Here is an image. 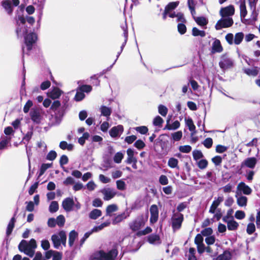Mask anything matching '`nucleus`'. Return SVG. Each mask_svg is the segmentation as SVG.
<instances>
[{
	"label": "nucleus",
	"mask_w": 260,
	"mask_h": 260,
	"mask_svg": "<svg viewBox=\"0 0 260 260\" xmlns=\"http://www.w3.org/2000/svg\"><path fill=\"white\" fill-rule=\"evenodd\" d=\"M117 255L116 249H112L108 252L100 251L94 253L92 260H114Z\"/></svg>",
	"instance_id": "nucleus-1"
},
{
	"label": "nucleus",
	"mask_w": 260,
	"mask_h": 260,
	"mask_svg": "<svg viewBox=\"0 0 260 260\" xmlns=\"http://www.w3.org/2000/svg\"><path fill=\"white\" fill-rule=\"evenodd\" d=\"M147 221V217L141 215L136 217L129 223L130 229L134 232L139 230L144 226Z\"/></svg>",
	"instance_id": "nucleus-2"
},
{
	"label": "nucleus",
	"mask_w": 260,
	"mask_h": 260,
	"mask_svg": "<svg viewBox=\"0 0 260 260\" xmlns=\"http://www.w3.org/2000/svg\"><path fill=\"white\" fill-rule=\"evenodd\" d=\"M51 240L54 247L58 249L61 244L66 246L67 236L66 232L63 231H60L58 234H54L51 236Z\"/></svg>",
	"instance_id": "nucleus-3"
},
{
	"label": "nucleus",
	"mask_w": 260,
	"mask_h": 260,
	"mask_svg": "<svg viewBox=\"0 0 260 260\" xmlns=\"http://www.w3.org/2000/svg\"><path fill=\"white\" fill-rule=\"evenodd\" d=\"M233 23L234 21L232 17H222V18L217 21L215 27L217 30H219L223 28H226L231 26Z\"/></svg>",
	"instance_id": "nucleus-4"
},
{
	"label": "nucleus",
	"mask_w": 260,
	"mask_h": 260,
	"mask_svg": "<svg viewBox=\"0 0 260 260\" xmlns=\"http://www.w3.org/2000/svg\"><path fill=\"white\" fill-rule=\"evenodd\" d=\"M172 226L174 231L178 230L183 220V215L179 212L174 213L172 217Z\"/></svg>",
	"instance_id": "nucleus-5"
},
{
	"label": "nucleus",
	"mask_w": 260,
	"mask_h": 260,
	"mask_svg": "<svg viewBox=\"0 0 260 260\" xmlns=\"http://www.w3.org/2000/svg\"><path fill=\"white\" fill-rule=\"evenodd\" d=\"M19 250L21 252H24L25 254L30 257H32L35 253V250L29 247L27 244V242L25 240H22L18 246Z\"/></svg>",
	"instance_id": "nucleus-6"
},
{
	"label": "nucleus",
	"mask_w": 260,
	"mask_h": 260,
	"mask_svg": "<svg viewBox=\"0 0 260 260\" xmlns=\"http://www.w3.org/2000/svg\"><path fill=\"white\" fill-rule=\"evenodd\" d=\"M233 37L234 36L233 34H228L225 37V39L230 44L235 43V44L238 45L242 41L243 39V34H236L234 39H233Z\"/></svg>",
	"instance_id": "nucleus-7"
},
{
	"label": "nucleus",
	"mask_w": 260,
	"mask_h": 260,
	"mask_svg": "<svg viewBox=\"0 0 260 260\" xmlns=\"http://www.w3.org/2000/svg\"><path fill=\"white\" fill-rule=\"evenodd\" d=\"M25 43L28 50H31L32 45L37 39L36 34H24Z\"/></svg>",
	"instance_id": "nucleus-8"
},
{
	"label": "nucleus",
	"mask_w": 260,
	"mask_h": 260,
	"mask_svg": "<svg viewBox=\"0 0 260 260\" xmlns=\"http://www.w3.org/2000/svg\"><path fill=\"white\" fill-rule=\"evenodd\" d=\"M219 64L222 69L226 70L233 66V61L227 55H224L222 56Z\"/></svg>",
	"instance_id": "nucleus-9"
},
{
	"label": "nucleus",
	"mask_w": 260,
	"mask_h": 260,
	"mask_svg": "<svg viewBox=\"0 0 260 260\" xmlns=\"http://www.w3.org/2000/svg\"><path fill=\"white\" fill-rule=\"evenodd\" d=\"M219 13L222 18L231 17L235 13V8L233 5L222 8Z\"/></svg>",
	"instance_id": "nucleus-10"
},
{
	"label": "nucleus",
	"mask_w": 260,
	"mask_h": 260,
	"mask_svg": "<svg viewBox=\"0 0 260 260\" xmlns=\"http://www.w3.org/2000/svg\"><path fill=\"white\" fill-rule=\"evenodd\" d=\"M251 189L245 183L241 182L238 184L237 187V195H239L242 192L246 195H249L251 193Z\"/></svg>",
	"instance_id": "nucleus-11"
},
{
	"label": "nucleus",
	"mask_w": 260,
	"mask_h": 260,
	"mask_svg": "<svg viewBox=\"0 0 260 260\" xmlns=\"http://www.w3.org/2000/svg\"><path fill=\"white\" fill-rule=\"evenodd\" d=\"M150 222L151 224L155 223L158 218V209L155 205H152L150 208Z\"/></svg>",
	"instance_id": "nucleus-12"
},
{
	"label": "nucleus",
	"mask_w": 260,
	"mask_h": 260,
	"mask_svg": "<svg viewBox=\"0 0 260 260\" xmlns=\"http://www.w3.org/2000/svg\"><path fill=\"white\" fill-rule=\"evenodd\" d=\"M74 202L72 198H67L65 199L62 203V206L67 212H70L73 210Z\"/></svg>",
	"instance_id": "nucleus-13"
},
{
	"label": "nucleus",
	"mask_w": 260,
	"mask_h": 260,
	"mask_svg": "<svg viewBox=\"0 0 260 260\" xmlns=\"http://www.w3.org/2000/svg\"><path fill=\"white\" fill-rule=\"evenodd\" d=\"M252 11L249 19H245L243 21L246 24L252 25L257 20L258 13L256 11V7H252Z\"/></svg>",
	"instance_id": "nucleus-14"
},
{
	"label": "nucleus",
	"mask_w": 260,
	"mask_h": 260,
	"mask_svg": "<svg viewBox=\"0 0 260 260\" xmlns=\"http://www.w3.org/2000/svg\"><path fill=\"white\" fill-rule=\"evenodd\" d=\"M102 193L104 195V200L106 201H109L114 198L116 195V191L111 188H105L101 191Z\"/></svg>",
	"instance_id": "nucleus-15"
},
{
	"label": "nucleus",
	"mask_w": 260,
	"mask_h": 260,
	"mask_svg": "<svg viewBox=\"0 0 260 260\" xmlns=\"http://www.w3.org/2000/svg\"><path fill=\"white\" fill-rule=\"evenodd\" d=\"M239 3L240 4V17L243 22L247 14L245 0H240Z\"/></svg>",
	"instance_id": "nucleus-16"
},
{
	"label": "nucleus",
	"mask_w": 260,
	"mask_h": 260,
	"mask_svg": "<svg viewBox=\"0 0 260 260\" xmlns=\"http://www.w3.org/2000/svg\"><path fill=\"white\" fill-rule=\"evenodd\" d=\"M179 5V2H171L166 7L164 14L163 19H165L170 12L175 9Z\"/></svg>",
	"instance_id": "nucleus-17"
},
{
	"label": "nucleus",
	"mask_w": 260,
	"mask_h": 260,
	"mask_svg": "<svg viewBox=\"0 0 260 260\" xmlns=\"http://www.w3.org/2000/svg\"><path fill=\"white\" fill-rule=\"evenodd\" d=\"M257 162V159L255 157H249L246 158L242 163V166H246L248 168L253 169L255 167Z\"/></svg>",
	"instance_id": "nucleus-18"
},
{
	"label": "nucleus",
	"mask_w": 260,
	"mask_h": 260,
	"mask_svg": "<svg viewBox=\"0 0 260 260\" xmlns=\"http://www.w3.org/2000/svg\"><path fill=\"white\" fill-rule=\"evenodd\" d=\"M223 200V198L222 197H218L217 198H215L210 207L209 212L214 213L216 208Z\"/></svg>",
	"instance_id": "nucleus-19"
},
{
	"label": "nucleus",
	"mask_w": 260,
	"mask_h": 260,
	"mask_svg": "<svg viewBox=\"0 0 260 260\" xmlns=\"http://www.w3.org/2000/svg\"><path fill=\"white\" fill-rule=\"evenodd\" d=\"M123 131V126L121 125H118L112 128L110 131V134L112 137H116L121 134Z\"/></svg>",
	"instance_id": "nucleus-20"
},
{
	"label": "nucleus",
	"mask_w": 260,
	"mask_h": 260,
	"mask_svg": "<svg viewBox=\"0 0 260 260\" xmlns=\"http://www.w3.org/2000/svg\"><path fill=\"white\" fill-rule=\"evenodd\" d=\"M126 153L127 155L126 162L129 164L132 163H136L137 159L134 156V150L131 148H128L126 151Z\"/></svg>",
	"instance_id": "nucleus-21"
},
{
	"label": "nucleus",
	"mask_w": 260,
	"mask_h": 260,
	"mask_svg": "<svg viewBox=\"0 0 260 260\" xmlns=\"http://www.w3.org/2000/svg\"><path fill=\"white\" fill-rule=\"evenodd\" d=\"M62 91L58 88H54L48 93V96L53 100L57 99L61 95Z\"/></svg>",
	"instance_id": "nucleus-22"
},
{
	"label": "nucleus",
	"mask_w": 260,
	"mask_h": 260,
	"mask_svg": "<svg viewBox=\"0 0 260 260\" xmlns=\"http://www.w3.org/2000/svg\"><path fill=\"white\" fill-rule=\"evenodd\" d=\"M30 115L31 119L33 121L36 123H40L41 120V116L40 112L37 110H32L30 113Z\"/></svg>",
	"instance_id": "nucleus-23"
},
{
	"label": "nucleus",
	"mask_w": 260,
	"mask_h": 260,
	"mask_svg": "<svg viewBox=\"0 0 260 260\" xmlns=\"http://www.w3.org/2000/svg\"><path fill=\"white\" fill-rule=\"evenodd\" d=\"M222 51V47L218 40H215L212 45V53H220Z\"/></svg>",
	"instance_id": "nucleus-24"
},
{
	"label": "nucleus",
	"mask_w": 260,
	"mask_h": 260,
	"mask_svg": "<svg viewBox=\"0 0 260 260\" xmlns=\"http://www.w3.org/2000/svg\"><path fill=\"white\" fill-rule=\"evenodd\" d=\"M223 220L224 221L227 222L228 228L229 230H235L237 229L239 225L238 222L233 219L228 220L227 219H225V217H223Z\"/></svg>",
	"instance_id": "nucleus-25"
},
{
	"label": "nucleus",
	"mask_w": 260,
	"mask_h": 260,
	"mask_svg": "<svg viewBox=\"0 0 260 260\" xmlns=\"http://www.w3.org/2000/svg\"><path fill=\"white\" fill-rule=\"evenodd\" d=\"M180 126V123L178 120H176L172 124L169 123V121H167V124L164 127V129L168 130H176L178 129Z\"/></svg>",
	"instance_id": "nucleus-26"
},
{
	"label": "nucleus",
	"mask_w": 260,
	"mask_h": 260,
	"mask_svg": "<svg viewBox=\"0 0 260 260\" xmlns=\"http://www.w3.org/2000/svg\"><path fill=\"white\" fill-rule=\"evenodd\" d=\"M101 115L107 117V120L109 119V116L112 113V109L105 106H102L100 108Z\"/></svg>",
	"instance_id": "nucleus-27"
},
{
	"label": "nucleus",
	"mask_w": 260,
	"mask_h": 260,
	"mask_svg": "<svg viewBox=\"0 0 260 260\" xmlns=\"http://www.w3.org/2000/svg\"><path fill=\"white\" fill-rule=\"evenodd\" d=\"M15 222V218L14 217H13L11 219L7 227L6 235L7 236H9L11 234L14 228Z\"/></svg>",
	"instance_id": "nucleus-28"
},
{
	"label": "nucleus",
	"mask_w": 260,
	"mask_h": 260,
	"mask_svg": "<svg viewBox=\"0 0 260 260\" xmlns=\"http://www.w3.org/2000/svg\"><path fill=\"white\" fill-rule=\"evenodd\" d=\"M148 242L152 244H156L160 243V238L158 235L156 234H152L148 237Z\"/></svg>",
	"instance_id": "nucleus-29"
},
{
	"label": "nucleus",
	"mask_w": 260,
	"mask_h": 260,
	"mask_svg": "<svg viewBox=\"0 0 260 260\" xmlns=\"http://www.w3.org/2000/svg\"><path fill=\"white\" fill-rule=\"evenodd\" d=\"M78 236V233L75 230L72 231L69 234V243L72 246Z\"/></svg>",
	"instance_id": "nucleus-30"
},
{
	"label": "nucleus",
	"mask_w": 260,
	"mask_h": 260,
	"mask_svg": "<svg viewBox=\"0 0 260 260\" xmlns=\"http://www.w3.org/2000/svg\"><path fill=\"white\" fill-rule=\"evenodd\" d=\"M238 195H236L237 198V204L240 207L246 206L247 202V198L245 196L238 197Z\"/></svg>",
	"instance_id": "nucleus-31"
},
{
	"label": "nucleus",
	"mask_w": 260,
	"mask_h": 260,
	"mask_svg": "<svg viewBox=\"0 0 260 260\" xmlns=\"http://www.w3.org/2000/svg\"><path fill=\"white\" fill-rule=\"evenodd\" d=\"M118 210V207L115 204H111L107 206L106 208V215L111 216L112 213L116 212Z\"/></svg>",
	"instance_id": "nucleus-32"
},
{
	"label": "nucleus",
	"mask_w": 260,
	"mask_h": 260,
	"mask_svg": "<svg viewBox=\"0 0 260 260\" xmlns=\"http://www.w3.org/2000/svg\"><path fill=\"white\" fill-rule=\"evenodd\" d=\"M102 215V211L99 209H93L89 215V217L92 219H96Z\"/></svg>",
	"instance_id": "nucleus-33"
},
{
	"label": "nucleus",
	"mask_w": 260,
	"mask_h": 260,
	"mask_svg": "<svg viewBox=\"0 0 260 260\" xmlns=\"http://www.w3.org/2000/svg\"><path fill=\"white\" fill-rule=\"evenodd\" d=\"M185 122L186 125L188 127V129L191 132H194L196 126L193 122V121L191 118H187L185 119Z\"/></svg>",
	"instance_id": "nucleus-34"
},
{
	"label": "nucleus",
	"mask_w": 260,
	"mask_h": 260,
	"mask_svg": "<svg viewBox=\"0 0 260 260\" xmlns=\"http://www.w3.org/2000/svg\"><path fill=\"white\" fill-rule=\"evenodd\" d=\"M59 147L62 150L67 149L69 151H71L74 148L73 144H68L66 141H61L59 144Z\"/></svg>",
	"instance_id": "nucleus-35"
},
{
	"label": "nucleus",
	"mask_w": 260,
	"mask_h": 260,
	"mask_svg": "<svg viewBox=\"0 0 260 260\" xmlns=\"http://www.w3.org/2000/svg\"><path fill=\"white\" fill-rule=\"evenodd\" d=\"M2 4L3 7L9 14H10L12 12L13 9L11 6V2L10 1H3Z\"/></svg>",
	"instance_id": "nucleus-36"
},
{
	"label": "nucleus",
	"mask_w": 260,
	"mask_h": 260,
	"mask_svg": "<svg viewBox=\"0 0 260 260\" xmlns=\"http://www.w3.org/2000/svg\"><path fill=\"white\" fill-rule=\"evenodd\" d=\"M231 256V253L229 251H225L223 254L219 255L216 260H230Z\"/></svg>",
	"instance_id": "nucleus-37"
},
{
	"label": "nucleus",
	"mask_w": 260,
	"mask_h": 260,
	"mask_svg": "<svg viewBox=\"0 0 260 260\" xmlns=\"http://www.w3.org/2000/svg\"><path fill=\"white\" fill-rule=\"evenodd\" d=\"M193 16H194V15ZM193 18L195 21L199 25L204 26L206 25L208 23L207 20L204 17H193Z\"/></svg>",
	"instance_id": "nucleus-38"
},
{
	"label": "nucleus",
	"mask_w": 260,
	"mask_h": 260,
	"mask_svg": "<svg viewBox=\"0 0 260 260\" xmlns=\"http://www.w3.org/2000/svg\"><path fill=\"white\" fill-rule=\"evenodd\" d=\"M110 224V221H106L105 222H104L98 226H95L93 228L92 232H98L102 230H103L104 228L108 226Z\"/></svg>",
	"instance_id": "nucleus-39"
},
{
	"label": "nucleus",
	"mask_w": 260,
	"mask_h": 260,
	"mask_svg": "<svg viewBox=\"0 0 260 260\" xmlns=\"http://www.w3.org/2000/svg\"><path fill=\"white\" fill-rule=\"evenodd\" d=\"M168 165L171 168H178V160L176 158L171 157L169 159Z\"/></svg>",
	"instance_id": "nucleus-40"
},
{
	"label": "nucleus",
	"mask_w": 260,
	"mask_h": 260,
	"mask_svg": "<svg viewBox=\"0 0 260 260\" xmlns=\"http://www.w3.org/2000/svg\"><path fill=\"white\" fill-rule=\"evenodd\" d=\"M128 216V215H126L125 213H123L121 214L118 215L113 219V223H118L122 221L124 219H125Z\"/></svg>",
	"instance_id": "nucleus-41"
},
{
	"label": "nucleus",
	"mask_w": 260,
	"mask_h": 260,
	"mask_svg": "<svg viewBox=\"0 0 260 260\" xmlns=\"http://www.w3.org/2000/svg\"><path fill=\"white\" fill-rule=\"evenodd\" d=\"M172 139L175 141H179L182 137V132L181 131H177L171 134Z\"/></svg>",
	"instance_id": "nucleus-42"
},
{
	"label": "nucleus",
	"mask_w": 260,
	"mask_h": 260,
	"mask_svg": "<svg viewBox=\"0 0 260 260\" xmlns=\"http://www.w3.org/2000/svg\"><path fill=\"white\" fill-rule=\"evenodd\" d=\"M158 113L162 116H166L168 113V108L162 105H160L158 107Z\"/></svg>",
	"instance_id": "nucleus-43"
},
{
	"label": "nucleus",
	"mask_w": 260,
	"mask_h": 260,
	"mask_svg": "<svg viewBox=\"0 0 260 260\" xmlns=\"http://www.w3.org/2000/svg\"><path fill=\"white\" fill-rule=\"evenodd\" d=\"M58 209V204L56 201H52L49 206V211L52 213L56 212Z\"/></svg>",
	"instance_id": "nucleus-44"
},
{
	"label": "nucleus",
	"mask_w": 260,
	"mask_h": 260,
	"mask_svg": "<svg viewBox=\"0 0 260 260\" xmlns=\"http://www.w3.org/2000/svg\"><path fill=\"white\" fill-rule=\"evenodd\" d=\"M244 73L249 76H255L257 75L258 71L255 69H245Z\"/></svg>",
	"instance_id": "nucleus-45"
},
{
	"label": "nucleus",
	"mask_w": 260,
	"mask_h": 260,
	"mask_svg": "<svg viewBox=\"0 0 260 260\" xmlns=\"http://www.w3.org/2000/svg\"><path fill=\"white\" fill-rule=\"evenodd\" d=\"M187 4L188 8L190 11V12L191 13V15L193 16L196 14V11L194 9V3L193 0H188L187 1Z\"/></svg>",
	"instance_id": "nucleus-46"
},
{
	"label": "nucleus",
	"mask_w": 260,
	"mask_h": 260,
	"mask_svg": "<svg viewBox=\"0 0 260 260\" xmlns=\"http://www.w3.org/2000/svg\"><path fill=\"white\" fill-rule=\"evenodd\" d=\"M123 158V154L120 152L116 153L113 158L115 162L119 164L121 162V160Z\"/></svg>",
	"instance_id": "nucleus-47"
},
{
	"label": "nucleus",
	"mask_w": 260,
	"mask_h": 260,
	"mask_svg": "<svg viewBox=\"0 0 260 260\" xmlns=\"http://www.w3.org/2000/svg\"><path fill=\"white\" fill-rule=\"evenodd\" d=\"M117 188L120 190H123L126 188V184L122 180H119L116 181Z\"/></svg>",
	"instance_id": "nucleus-48"
},
{
	"label": "nucleus",
	"mask_w": 260,
	"mask_h": 260,
	"mask_svg": "<svg viewBox=\"0 0 260 260\" xmlns=\"http://www.w3.org/2000/svg\"><path fill=\"white\" fill-rule=\"evenodd\" d=\"M193 157L194 160H197L203 157L202 152L200 150H194L192 152Z\"/></svg>",
	"instance_id": "nucleus-49"
},
{
	"label": "nucleus",
	"mask_w": 260,
	"mask_h": 260,
	"mask_svg": "<svg viewBox=\"0 0 260 260\" xmlns=\"http://www.w3.org/2000/svg\"><path fill=\"white\" fill-rule=\"evenodd\" d=\"M198 167L201 169H205L208 166V161L206 159H201L197 162Z\"/></svg>",
	"instance_id": "nucleus-50"
},
{
	"label": "nucleus",
	"mask_w": 260,
	"mask_h": 260,
	"mask_svg": "<svg viewBox=\"0 0 260 260\" xmlns=\"http://www.w3.org/2000/svg\"><path fill=\"white\" fill-rule=\"evenodd\" d=\"M163 122V119L159 116H157L154 118L153 121V124L155 126H160L161 125Z\"/></svg>",
	"instance_id": "nucleus-51"
},
{
	"label": "nucleus",
	"mask_w": 260,
	"mask_h": 260,
	"mask_svg": "<svg viewBox=\"0 0 260 260\" xmlns=\"http://www.w3.org/2000/svg\"><path fill=\"white\" fill-rule=\"evenodd\" d=\"M56 224L59 226H62L65 222V218L62 215H59L56 219Z\"/></svg>",
	"instance_id": "nucleus-52"
},
{
	"label": "nucleus",
	"mask_w": 260,
	"mask_h": 260,
	"mask_svg": "<svg viewBox=\"0 0 260 260\" xmlns=\"http://www.w3.org/2000/svg\"><path fill=\"white\" fill-rule=\"evenodd\" d=\"M179 150L183 153H188L191 150V147L189 145L180 146Z\"/></svg>",
	"instance_id": "nucleus-53"
},
{
	"label": "nucleus",
	"mask_w": 260,
	"mask_h": 260,
	"mask_svg": "<svg viewBox=\"0 0 260 260\" xmlns=\"http://www.w3.org/2000/svg\"><path fill=\"white\" fill-rule=\"evenodd\" d=\"M51 164H43L41 167L40 172L39 174V177L42 176L46 171L47 169L50 168Z\"/></svg>",
	"instance_id": "nucleus-54"
},
{
	"label": "nucleus",
	"mask_w": 260,
	"mask_h": 260,
	"mask_svg": "<svg viewBox=\"0 0 260 260\" xmlns=\"http://www.w3.org/2000/svg\"><path fill=\"white\" fill-rule=\"evenodd\" d=\"M203 145L207 148H210L212 147L213 144L212 139L210 138H206L203 143Z\"/></svg>",
	"instance_id": "nucleus-55"
},
{
	"label": "nucleus",
	"mask_w": 260,
	"mask_h": 260,
	"mask_svg": "<svg viewBox=\"0 0 260 260\" xmlns=\"http://www.w3.org/2000/svg\"><path fill=\"white\" fill-rule=\"evenodd\" d=\"M57 156V153L55 151H50L46 156V158L49 160H53L55 159Z\"/></svg>",
	"instance_id": "nucleus-56"
},
{
	"label": "nucleus",
	"mask_w": 260,
	"mask_h": 260,
	"mask_svg": "<svg viewBox=\"0 0 260 260\" xmlns=\"http://www.w3.org/2000/svg\"><path fill=\"white\" fill-rule=\"evenodd\" d=\"M255 230V226L254 223H250L247 225V232L250 235L254 233Z\"/></svg>",
	"instance_id": "nucleus-57"
},
{
	"label": "nucleus",
	"mask_w": 260,
	"mask_h": 260,
	"mask_svg": "<svg viewBox=\"0 0 260 260\" xmlns=\"http://www.w3.org/2000/svg\"><path fill=\"white\" fill-rule=\"evenodd\" d=\"M228 147L221 145H218L216 147V151L217 153H221L225 152L228 150Z\"/></svg>",
	"instance_id": "nucleus-58"
},
{
	"label": "nucleus",
	"mask_w": 260,
	"mask_h": 260,
	"mask_svg": "<svg viewBox=\"0 0 260 260\" xmlns=\"http://www.w3.org/2000/svg\"><path fill=\"white\" fill-rule=\"evenodd\" d=\"M151 232L152 229L150 227L147 226L144 230L138 231V232L137 233V235L139 236L145 235L147 234L151 233Z\"/></svg>",
	"instance_id": "nucleus-59"
},
{
	"label": "nucleus",
	"mask_w": 260,
	"mask_h": 260,
	"mask_svg": "<svg viewBox=\"0 0 260 260\" xmlns=\"http://www.w3.org/2000/svg\"><path fill=\"white\" fill-rule=\"evenodd\" d=\"M235 216L238 219H242L245 218V214L244 211L238 210L236 212Z\"/></svg>",
	"instance_id": "nucleus-60"
},
{
	"label": "nucleus",
	"mask_w": 260,
	"mask_h": 260,
	"mask_svg": "<svg viewBox=\"0 0 260 260\" xmlns=\"http://www.w3.org/2000/svg\"><path fill=\"white\" fill-rule=\"evenodd\" d=\"M85 98V94L82 91H77L75 96L76 101H80Z\"/></svg>",
	"instance_id": "nucleus-61"
},
{
	"label": "nucleus",
	"mask_w": 260,
	"mask_h": 260,
	"mask_svg": "<svg viewBox=\"0 0 260 260\" xmlns=\"http://www.w3.org/2000/svg\"><path fill=\"white\" fill-rule=\"evenodd\" d=\"M159 182L162 185H167L169 182L167 177L164 175H162L159 177Z\"/></svg>",
	"instance_id": "nucleus-62"
},
{
	"label": "nucleus",
	"mask_w": 260,
	"mask_h": 260,
	"mask_svg": "<svg viewBox=\"0 0 260 260\" xmlns=\"http://www.w3.org/2000/svg\"><path fill=\"white\" fill-rule=\"evenodd\" d=\"M86 187L88 190L92 191L95 189L96 185L93 181H90L86 184Z\"/></svg>",
	"instance_id": "nucleus-63"
},
{
	"label": "nucleus",
	"mask_w": 260,
	"mask_h": 260,
	"mask_svg": "<svg viewBox=\"0 0 260 260\" xmlns=\"http://www.w3.org/2000/svg\"><path fill=\"white\" fill-rule=\"evenodd\" d=\"M136 130L141 134H145L148 131V128L145 126L137 127Z\"/></svg>",
	"instance_id": "nucleus-64"
}]
</instances>
